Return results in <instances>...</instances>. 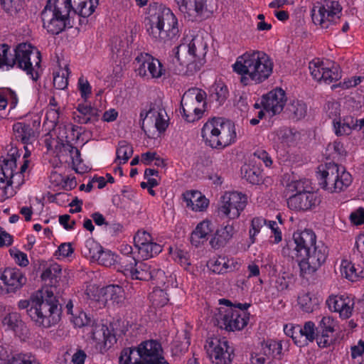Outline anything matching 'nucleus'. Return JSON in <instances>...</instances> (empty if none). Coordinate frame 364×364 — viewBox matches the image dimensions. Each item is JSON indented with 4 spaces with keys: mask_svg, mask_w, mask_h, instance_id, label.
I'll list each match as a JSON object with an SVG mask.
<instances>
[{
    "mask_svg": "<svg viewBox=\"0 0 364 364\" xmlns=\"http://www.w3.org/2000/svg\"><path fill=\"white\" fill-rule=\"evenodd\" d=\"M18 149L16 148H11L6 158H3L0 160V171L4 173V177H6L7 186H11L13 183V178L14 176V169L16 168V156L18 155Z\"/></svg>",
    "mask_w": 364,
    "mask_h": 364,
    "instance_id": "nucleus-23",
    "label": "nucleus"
},
{
    "mask_svg": "<svg viewBox=\"0 0 364 364\" xmlns=\"http://www.w3.org/2000/svg\"><path fill=\"white\" fill-rule=\"evenodd\" d=\"M144 24L149 35L160 43L172 39L178 33L175 15L170 9L156 3L149 5Z\"/></svg>",
    "mask_w": 364,
    "mask_h": 364,
    "instance_id": "nucleus-3",
    "label": "nucleus"
},
{
    "mask_svg": "<svg viewBox=\"0 0 364 364\" xmlns=\"http://www.w3.org/2000/svg\"><path fill=\"white\" fill-rule=\"evenodd\" d=\"M102 296L106 302L122 303L124 298V289L119 285H109L102 289Z\"/></svg>",
    "mask_w": 364,
    "mask_h": 364,
    "instance_id": "nucleus-29",
    "label": "nucleus"
},
{
    "mask_svg": "<svg viewBox=\"0 0 364 364\" xmlns=\"http://www.w3.org/2000/svg\"><path fill=\"white\" fill-rule=\"evenodd\" d=\"M84 253L87 257H90L94 260H97L99 263L105 266L111 265L110 261H105L103 259V256L110 257V254L105 252L102 250V247L94 241L87 242Z\"/></svg>",
    "mask_w": 364,
    "mask_h": 364,
    "instance_id": "nucleus-25",
    "label": "nucleus"
},
{
    "mask_svg": "<svg viewBox=\"0 0 364 364\" xmlns=\"http://www.w3.org/2000/svg\"><path fill=\"white\" fill-rule=\"evenodd\" d=\"M358 120L352 116H346L342 122H334V128L337 135L349 134L352 129L358 127Z\"/></svg>",
    "mask_w": 364,
    "mask_h": 364,
    "instance_id": "nucleus-32",
    "label": "nucleus"
},
{
    "mask_svg": "<svg viewBox=\"0 0 364 364\" xmlns=\"http://www.w3.org/2000/svg\"><path fill=\"white\" fill-rule=\"evenodd\" d=\"M317 303L316 298H313L309 293L302 294L298 297V304L300 308L307 313L312 312L317 305Z\"/></svg>",
    "mask_w": 364,
    "mask_h": 364,
    "instance_id": "nucleus-41",
    "label": "nucleus"
},
{
    "mask_svg": "<svg viewBox=\"0 0 364 364\" xmlns=\"http://www.w3.org/2000/svg\"><path fill=\"white\" fill-rule=\"evenodd\" d=\"M70 320L75 326L78 328L90 326L92 323L91 318L83 311H80L78 316H72Z\"/></svg>",
    "mask_w": 364,
    "mask_h": 364,
    "instance_id": "nucleus-54",
    "label": "nucleus"
},
{
    "mask_svg": "<svg viewBox=\"0 0 364 364\" xmlns=\"http://www.w3.org/2000/svg\"><path fill=\"white\" fill-rule=\"evenodd\" d=\"M262 350L264 355H272L274 358L278 356V359H281L282 344L281 341H276L273 340L267 341L262 344Z\"/></svg>",
    "mask_w": 364,
    "mask_h": 364,
    "instance_id": "nucleus-39",
    "label": "nucleus"
},
{
    "mask_svg": "<svg viewBox=\"0 0 364 364\" xmlns=\"http://www.w3.org/2000/svg\"><path fill=\"white\" fill-rule=\"evenodd\" d=\"M120 271L132 279L149 281L153 279L155 270L146 263L139 262L132 257H126L121 264Z\"/></svg>",
    "mask_w": 364,
    "mask_h": 364,
    "instance_id": "nucleus-14",
    "label": "nucleus"
},
{
    "mask_svg": "<svg viewBox=\"0 0 364 364\" xmlns=\"http://www.w3.org/2000/svg\"><path fill=\"white\" fill-rule=\"evenodd\" d=\"M90 333L93 340L100 341L102 339L105 345L107 342L112 344V341H116L115 336L110 333L107 326L105 325H92Z\"/></svg>",
    "mask_w": 364,
    "mask_h": 364,
    "instance_id": "nucleus-31",
    "label": "nucleus"
},
{
    "mask_svg": "<svg viewBox=\"0 0 364 364\" xmlns=\"http://www.w3.org/2000/svg\"><path fill=\"white\" fill-rule=\"evenodd\" d=\"M178 9L192 21H201L207 12V0H174Z\"/></svg>",
    "mask_w": 364,
    "mask_h": 364,
    "instance_id": "nucleus-18",
    "label": "nucleus"
},
{
    "mask_svg": "<svg viewBox=\"0 0 364 364\" xmlns=\"http://www.w3.org/2000/svg\"><path fill=\"white\" fill-rule=\"evenodd\" d=\"M287 190L296 193L312 191L311 182L306 178H292L287 185Z\"/></svg>",
    "mask_w": 364,
    "mask_h": 364,
    "instance_id": "nucleus-37",
    "label": "nucleus"
},
{
    "mask_svg": "<svg viewBox=\"0 0 364 364\" xmlns=\"http://www.w3.org/2000/svg\"><path fill=\"white\" fill-rule=\"evenodd\" d=\"M267 224V220L262 218H254L252 220L251 227L250 230V239L252 243L255 242V236L260 231V229Z\"/></svg>",
    "mask_w": 364,
    "mask_h": 364,
    "instance_id": "nucleus-53",
    "label": "nucleus"
},
{
    "mask_svg": "<svg viewBox=\"0 0 364 364\" xmlns=\"http://www.w3.org/2000/svg\"><path fill=\"white\" fill-rule=\"evenodd\" d=\"M309 68L310 70L311 74L312 77L318 80L322 81V68H325L323 67V62H320L318 60V62H311L309 63Z\"/></svg>",
    "mask_w": 364,
    "mask_h": 364,
    "instance_id": "nucleus-58",
    "label": "nucleus"
},
{
    "mask_svg": "<svg viewBox=\"0 0 364 364\" xmlns=\"http://www.w3.org/2000/svg\"><path fill=\"white\" fill-rule=\"evenodd\" d=\"M69 75V69L66 67L65 73L62 74L58 73L53 77V86L58 90H64L67 88L68 85V76Z\"/></svg>",
    "mask_w": 364,
    "mask_h": 364,
    "instance_id": "nucleus-51",
    "label": "nucleus"
},
{
    "mask_svg": "<svg viewBox=\"0 0 364 364\" xmlns=\"http://www.w3.org/2000/svg\"><path fill=\"white\" fill-rule=\"evenodd\" d=\"M289 117L296 121L303 119L307 113L306 105L302 101H293L287 108Z\"/></svg>",
    "mask_w": 364,
    "mask_h": 364,
    "instance_id": "nucleus-35",
    "label": "nucleus"
},
{
    "mask_svg": "<svg viewBox=\"0 0 364 364\" xmlns=\"http://www.w3.org/2000/svg\"><path fill=\"white\" fill-rule=\"evenodd\" d=\"M322 81L327 84L338 80L341 78L339 66L335 63H332L331 67L322 68Z\"/></svg>",
    "mask_w": 364,
    "mask_h": 364,
    "instance_id": "nucleus-38",
    "label": "nucleus"
},
{
    "mask_svg": "<svg viewBox=\"0 0 364 364\" xmlns=\"http://www.w3.org/2000/svg\"><path fill=\"white\" fill-rule=\"evenodd\" d=\"M302 328L305 336L304 340H306V346H307L309 342H313L316 338L315 324L312 321H307Z\"/></svg>",
    "mask_w": 364,
    "mask_h": 364,
    "instance_id": "nucleus-56",
    "label": "nucleus"
},
{
    "mask_svg": "<svg viewBox=\"0 0 364 364\" xmlns=\"http://www.w3.org/2000/svg\"><path fill=\"white\" fill-rule=\"evenodd\" d=\"M241 171L243 178L252 185H258L262 181V171L258 167L245 165Z\"/></svg>",
    "mask_w": 364,
    "mask_h": 364,
    "instance_id": "nucleus-36",
    "label": "nucleus"
},
{
    "mask_svg": "<svg viewBox=\"0 0 364 364\" xmlns=\"http://www.w3.org/2000/svg\"><path fill=\"white\" fill-rule=\"evenodd\" d=\"M219 304L225 306L216 309L213 318L215 326L227 331H240L247 325L249 316L245 311L250 307V304L234 305L226 299H220Z\"/></svg>",
    "mask_w": 364,
    "mask_h": 364,
    "instance_id": "nucleus-7",
    "label": "nucleus"
},
{
    "mask_svg": "<svg viewBox=\"0 0 364 364\" xmlns=\"http://www.w3.org/2000/svg\"><path fill=\"white\" fill-rule=\"evenodd\" d=\"M300 329H301L300 325H293L291 323H289V324H286L284 326V333L287 336L291 337L296 346H298L299 347H302V346H306V340H299V339H297L296 335H295L296 331H298L299 330L301 331Z\"/></svg>",
    "mask_w": 364,
    "mask_h": 364,
    "instance_id": "nucleus-46",
    "label": "nucleus"
},
{
    "mask_svg": "<svg viewBox=\"0 0 364 364\" xmlns=\"http://www.w3.org/2000/svg\"><path fill=\"white\" fill-rule=\"evenodd\" d=\"M205 349L208 356L215 364H230L234 356L233 347L225 338H208Z\"/></svg>",
    "mask_w": 364,
    "mask_h": 364,
    "instance_id": "nucleus-11",
    "label": "nucleus"
},
{
    "mask_svg": "<svg viewBox=\"0 0 364 364\" xmlns=\"http://www.w3.org/2000/svg\"><path fill=\"white\" fill-rule=\"evenodd\" d=\"M295 255L301 259L299 263L300 275H312L326 262L328 247L323 243L316 244V236L309 229L296 232L293 235Z\"/></svg>",
    "mask_w": 364,
    "mask_h": 364,
    "instance_id": "nucleus-2",
    "label": "nucleus"
},
{
    "mask_svg": "<svg viewBox=\"0 0 364 364\" xmlns=\"http://www.w3.org/2000/svg\"><path fill=\"white\" fill-rule=\"evenodd\" d=\"M193 95L191 92L186 91L181 101V110L184 119L188 122H193L197 117H193L192 110H196L197 104L195 103Z\"/></svg>",
    "mask_w": 364,
    "mask_h": 364,
    "instance_id": "nucleus-27",
    "label": "nucleus"
},
{
    "mask_svg": "<svg viewBox=\"0 0 364 364\" xmlns=\"http://www.w3.org/2000/svg\"><path fill=\"white\" fill-rule=\"evenodd\" d=\"M0 4L6 13L13 15L17 12L16 1L14 0H0Z\"/></svg>",
    "mask_w": 364,
    "mask_h": 364,
    "instance_id": "nucleus-63",
    "label": "nucleus"
},
{
    "mask_svg": "<svg viewBox=\"0 0 364 364\" xmlns=\"http://www.w3.org/2000/svg\"><path fill=\"white\" fill-rule=\"evenodd\" d=\"M237 265V262L233 259H228L224 257H220L211 263L213 271L218 274L232 272L236 269Z\"/></svg>",
    "mask_w": 364,
    "mask_h": 364,
    "instance_id": "nucleus-34",
    "label": "nucleus"
},
{
    "mask_svg": "<svg viewBox=\"0 0 364 364\" xmlns=\"http://www.w3.org/2000/svg\"><path fill=\"white\" fill-rule=\"evenodd\" d=\"M64 0H47L41 13L43 27L51 35H58L73 27V16Z\"/></svg>",
    "mask_w": 364,
    "mask_h": 364,
    "instance_id": "nucleus-6",
    "label": "nucleus"
},
{
    "mask_svg": "<svg viewBox=\"0 0 364 364\" xmlns=\"http://www.w3.org/2000/svg\"><path fill=\"white\" fill-rule=\"evenodd\" d=\"M27 279L18 268L7 267L0 272V290L6 293L15 292L26 284Z\"/></svg>",
    "mask_w": 364,
    "mask_h": 364,
    "instance_id": "nucleus-16",
    "label": "nucleus"
},
{
    "mask_svg": "<svg viewBox=\"0 0 364 364\" xmlns=\"http://www.w3.org/2000/svg\"><path fill=\"white\" fill-rule=\"evenodd\" d=\"M99 0H84L77 3V6L72 11V15L78 14L83 20H80V23H87L86 18L93 14L98 5Z\"/></svg>",
    "mask_w": 364,
    "mask_h": 364,
    "instance_id": "nucleus-28",
    "label": "nucleus"
},
{
    "mask_svg": "<svg viewBox=\"0 0 364 364\" xmlns=\"http://www.w3.org/2000/svg\"><path fill=\"white\" fill-rule=\"evenodd\" d=\"M324 111L326 115L333 119V123L336 121L337 117L340 114V105L337 102H328L324 105Z\"/></svg>",
    "mask_w": 364,
    "mask_h": 364,
    "instance_id": "nucleus-52",
    "label": "nucleus"
},
{
    "mask_svg": "<svg viewBox=\"0 0 364 364\" xmlns=\"http://www.w3.org/2000/svg\"><path fill=\"white\" fill-rule=\"evenodd\" d=\"M152 240L151 235L146 231H138L134 237V246L138 249Z\"/></svg>",
    "mask_w": 364,
    "mask_h": 364,
    "instance_id": "nucleus-55",
    "label": "nucleus"
},
{
    "mask_svg": "<svg viewBox=\"0 0 364 364\" xmlns=\"http://www.w3.org/2000/svg\"><path fill=\"white\" fill-rule=\"evenodd\" d=\"M326 303L330 310L338 312L344 319L348 318L352 314L354 301L348 296H330Z\"/></svg>",
    "mask_w": 364,
    "mask_h": 364,
    "instance_id": "nucleus-21",
    "label": "nucleus"
},
{
    "mask_svg": "<svg viewBox=\"0 0 364 364\" xmlns=\"http://www.w3.org/2000/svg\"><path fill=\"white\" fill-rule=\"evenodd\" d=\"M201 135L207 145L223 149L235 141V124L222 117H213L203 125Z\"/></svg>",
    "mask_w": 364,
    "mask_h": 364,
    "instance_id": "nucleus-8",
    "label": "nucleus"
},
{
    "mask_svg": "<svg viewBox=\"0 0 364 364\" xmlns=\"http://www.w3.org/2000/svg\"><path fill=\"white\" fill-rule=\"evenodd\" d=\"M161 344L156 340L142 341L136 348L124 349L119 364H146L164 360Z\"/></svg>",
    "mask_w": 364,
    "mask_h": 364,
    "instance_id": "nucleus-9",
    "label": "nucleus"
},
{
    "mask_svg": "<svg viewBox=\"0 0 364 364\" xmlns=\"http://www.w3.org/2000/svg\"><path fill=\"white\" fill-rule=\"evenodd\" d=\"M331 335L326 333H318L316 334V338L318 346L320 348H325L329 346L333 343V338H330Z\"/></svg>",
    "mask_w": 364,
    "mask_h": 364,
    "instance_id": "nucleus-61",
    "label": "nucleus"
},
{
    "mask_svg": "<svg viewBox=\"0 0 364 364\" xmlns=\"http://www.w3.org/2000/svg\"><path fill=\"white\" fill-rule=\"evenodd\" d=\"M228 96V91L227 87L225 85H217L214 87L213 93L210 95V97L218 102L219 105L224 103Z\"/></svg>",
    "mask_w": 364,
    "mask_h": 364,
    "instance_id": "nucleus-50",
    "label": "nucleus"
},
{
    "mask_svg": "<svg viewBox=\"0 0 364 364\" xmlns=\"http://www.w3.org/2000/svg\"><path fill=\"white\" fill-rule=\"evenodd\" d=\"M222 205L218 208L219 213L235 219L240 216L247 203V198L245 194L238 192L225 193L221 197Z\"/></svg>",
    "mask_w": 364,
    "mask_h": 364,
    "instance_id": "nucleus-12",
    "label": "nucleus"
},
{
    "mask_svg": "<svg viewBox=\"0 0 364 364\" xmlns=\"http://www.w3.org/2000/svg\"><path fill=\"white\" fill-rule=\"evenodd\" d=\"M212 223L209 220H203L198 223L191 233V243L198 247L208 240V235L213 231Z\"/></svg>",
    "mask_w": 364,
    "mask_h": 364,
    "instance_id": "nucleus-26",
    "label": "nucleus"
},
{
    "mask_svg": "<svg viewBox=\"0 0 364 364\" xmlns=\"http://www.w3.org/2000/svg\"><path fill=\"white\" fill-rule=\"evenodd\" d=\"M285 102V92L281 88H277L264 95L261 103L267 112H271L272 115H275L283 110Z\"/></svg>",
    "mask_w": 364,
    "mask_h": 364,
    "instance_id": "nucleus-19",
    "label": "nucleus"
},
{
    "mask_svg": "<svg viewBox=\"0 0 364 364\" xmlns=\"http://www.w3.org/2000/svg\"><path fill=\"white\" fill-rule=\"evenodd\" d=\"M147 70L153 78H159L164 74L165 70L163 69L160 61L151 56L149 63L147 64Z\"/></svg>",
    "mask_w": 364,
    "mask_h": 364,
    "instance_id": "nucleus-47",
    "label": "nucleus"
},
{
    "mask_svg": "<svg viewBox=\"0 0 364 364\" xmlns=\"http://www.w3.org/2000/svg\"><path fill=\"white\" fill-rule=\"evenodd\" d=\"M10 46L6 43L0 44V68L6 67L9 70L16 65L18 68L26 71L27 75H31L33 80H37L38 75L34 72L33 63L31 61V55H35L36 61V66H39L41 58L39 51L33 52V48L30 43H19L14 49V56L9 57Z\"/></svg>",
    "mask_w": 364,
    "mask_h": 364,
    "instance_id": "nucleus-5",
    "label": "nucleus"
},
{
    "mask_svg": "<svg viewBox=\"0 0 364 364\" xmlns=\"http://www.w3.org/2000/svg\"><path fill=\"white\" fill-rule=\"evenodd\" d=\"M64 151H68L70 156L72 163L74 166H77L82 162L80 151L75 146H73L70 141H67L62 144Z\"/></svg>",
    "mask_w": 364,
    "mask_h": 364,
    "instance_id": "nucleus-49",
    "label": "nucleus"
},
{
    "mask_svg": "<svg viewBox=\"0 0 364 364\" xmlns=\"http://www.w3.org/2000/svg\"><path fill=\"white\" fill-rule=\"evenodd\" d=\"M54 288H41L32 294L28 300H21L18 306L26 309L31 320L38 327L50 328L57 324L61 318L59 291Z\"/></svg>",
    "mask_w": 364,
    "mask_h": 364,
    "instance_id": "nucleus-1",
    "label": "nucleus"
},
{
    "mask_svg": "<svg viewBox=\"0 0 364 364\" xmlns=\"http://www.w3.org/2000/svg\"><path fill=\"white\" fill-rule=\"evenodd\" d=\"M321 203L318 193L315 191H304L291 196L287 200L288 207L296 211H308L314 209Z\"/></svg>",
    "mask_w": 364,
    "mask_h": 364,
    "instance_id": "nucleus-15",
    "label": "nucleus"
},
{
    "mask_svg": "<svg viewBox=\"0 0 364 364\" xmlns=\"http://www.w3.org/2000/svg\"><path fill=\"white\" fill-rule=\"evenodd\" d=\"M149 300L155 307H163L167 304L169 299L167 293L161 289H155L149 294Z\"/></svg>",
    "mask_w": 364,
    "mask_h": 364,
    "instance_id": "nucleus-40",
    "label": "nucleus"
},
{
    "mask_svg": "<svg viewBox=\"0 0 364 364\" xmlns=\"http://www.w3.org/2000/svg\"><path fill=\"white\" fill-rule=\"evenodd\" d=\"M169 253L175 261L178 262L181 265L187 267L191 264L188 252L178 248L169 247Z\"/></svg>",
    "mask_w": 364,
    "mask_h": 364,
    "instance_id": "nucleus-48",
    "label": "nucleus"
},
{
    "mask_svg": "<svg viewBox=\"0 0 364 364\" xmlns=\"http://www.w3.org/2000/svg\"><path fill=\"white\" fill-rule=\"evenodd\" d=\"M187 91L191 92V95H193L195 103L197 105L202 102L206 97L205 92L200 89L193 87L188 89Z\"/></svg>",
    "mask_w": 364,
    "mask_h": 364,
    "instance_id": "nucleus-64",
    "label": "nucleus"
},
{
    "mask_svg": "<svg viewBox=\"0 0 364 364\" xmlns=\"http://www.w3.org/2000/svg\"><path fill=\"white\" fill-rule=\"evenodd\" d=\"M336 322L331 316H323L320 321L316 331L318 333L332 334L335 331Z\"/></svg>",
    "mask_w": 364,
    "mask_h": 364,
    "instance_id": "nucleus-44",
    "label": "nucleus"
},
{
    "mask_svg": "<svg viewBox=\"0 0 364 364\" xmlns=\"http://www.w3.org/2000/svg\"><path fill=\"white\" fill-rule=\"evenodd\" d=\"M2 324L6 326L9 330L13 331L16 333L22 331L25 327V323L21 320L20 314L16 312L9 313L6 315L2 320Z\"/></svg>",
    "mask_w": 364,
    "mask_h": 364,
    "instance_id": "nucleus-33",
    "label": "nucleus"
},
{
    "mask_svg": "<svg viewBox=\"0 0 364 364\" xmlns=\"http://www.w3.org/2000/svg\"><path fill=\"white\" fill-rule=\"evenodd\" d=\"M341 274L345 275V277L350 281H355L359 277L357 272V269L354 264L347 260H343L341 264Z\"/></svg>",
    "mask_w": 364,
    "mask_h": 364,
    "instance_id": "nucleus-45",
    "label": "nucleus"
},
{
    "mask_svg": "<svg viewBox=\"0 0 364 364\" xmlns=\"http://www.w3.org/2000/svg\"><path fill=\"white\" fill-rule=\"evenodd\" d=\"M184 41L187 42L193 58L197 61V63L189 64L188 70L189 69V73H196L205 62L208 44L203 37L200 35L193 36L191 40L186 38Z\"/></svg>",
    "mask_w": 364,
    "mask_h": 364,
    "instance_id": "nucleus-17",
    "label": "nucleus"
},
{
    "mask_svg": "<svg viewBox=\"0 0 364 364\" xmlns=\"http://www.w3.org/2000/svg\"><path fill=\"white\" fill-rule=\"evenodd\" d=\"M61 267L57 263L51 264L49 267L46 268L43 273L41 274L42 280L47 282L49 281L48 286L44 288H54L55 287L58 291H59L60 296L58 298L60 306L62 307L63 304L65 303V299L63 297L64 294L65 288L61 287L58 279L61 274ZM63 285V287H64Z\"/></svg>",
    "mask_w": 364,
    "mask_h": 364,
    "instance_id": "nucleus-20",
    "label": "nucleus"
},
{
    "mask_svg": "<svg viewBox=\"0 0 364 364\" xmlns=\"http://www.w3.org/2000/svg\"><path fill=\"white\" fill-rule=\"evenodd\" d=\"M150 60H151V55L148 53H141L136 58L135 70L138 75L141 77L148 75L147 64L149 63Z\"/></svg>",
    "mask_w": 364,
    "mask_h": 364,
    "instance_id": "nucleus-42",
    "label": "nucleus"
},
{
    "mask_svg": "<svg viewBox=\"0 0 364 364\" xmlns=\"http://www.w3.org/2000/svg\"><path fill=\"white\" fill-rule=\"evenodd\" d=\"M149 114H152L156 117L155 127L159 132H164L168 127V116L166 112L163 107L161 100H156L154 102H151L149 105V109L146 113L145 117H147Z\"/></svg>",
    "mask_w": 364,
    "mask_h": 364,
    "instance_id": "nucleus-22",
    "label": "nucleus"
},
{
    "mask_svg": "<svg viewBox=\"0 0 364 364\" xmlns=\"http://www.w3.org/2000/svg\"><path fill=\"white\" fill-rule=\"evenodd\" d=\"M10 255L15 259L16 263L21 267H26L28 264L27 255L17 249L10 250Z\"/></svg>",
    "mask_w": 364,
    "mask_h": 364,
    "instance_id": "nucleus-57",
    "label": "nucleus"
},
{
    "mask_svg": "<svg viewBox=\"0 0 364 364\" xmlns=\"http://www.w3.org/2000/svg\"><path fill=\"white\" fill-rule=\"evenodd\" d=\"M318 178L321 188L331 193L343 191L352 182L351 175L343 167L341 170L337 164L331 163L319 171Z\"/></svg>",
    "mask_w": 364,
    "mask_h": 364,
    "instance_id": "nucleus-10",
    "label": "nucleus"
},
{
    "mask_svg": "<svg viewBox=\"0 0 364 364\" xmlns=\"http://www.w3.org/2000/svg\"><path fill=\"white\" fill-rule=\"evenodd\" d=\"M78 87L82 98L86 100L89 95L91 94L92 90L89 82L87 80H85L83 77H80L78 80Z\"/></svg>",
    "mask_w": 364,
    "mask_h": 364,
    "instance_id": "nucleus-59",
    "label": "nucleus"
},
{
    "mask_svg": "<svg viewBox=\"0 0 364 364\" xmlns=\"http://www.w3.org/2000/svg\"><path fill=\"white\" fill-rule=\"evenodd\" d=\"M132 146L126 141H120L117 149V159L122 160L125 164L133 154Z\"/></svg>",
    "mask_w": 364,
    "mask_h": 364,
    "instance_id": "nucleus-43",
    "label": "nucleus"
},
{
    "mask_svg": "<svg viewBox=\"0 0 364 364\" xmlns=\"http://www.w3.org/2000/svg\"><path fill=\"white\" fill-rule=\"evenodd\" d=\"M351 223L355 225L364 224V208H359L350 215Z\"/></svg>",
    "mask_w": 364,
    "mask_h": 364,
    "instance_id": "nucleus-60",
    "label": "nucleus"
},
{
    "mask_svg": "<svg viewBox=\"0 0 364 364\" xmlns=\"http://www.w3.org/2000/svg\"><path fill=\"white\" fill-rule=\"evenodd\" d=\"M239 75H247L255 83H261L272 73L273 63L269 56L262 51L246 52L237 58L232 65Z\"/></svg>",
    "mask_w": 364,
    "mask_h": 364,
    "instance_id": "nucleus-4",
    "label": "nucleus"
},
{
    "mask_svg": "<svg viewBox=\"0 0 364 364\" xmlns=\"http://www.w3.org/2000/svg\"><path fill=\"white\" fill-rule=\"evenodd\" d=\"M234 228L231 225L221 226L217 229L213 237L210 240V245L214 249H219L224 247L232 237Z\"/></svg>",
    "mask_w": 364,
    "mask_h": 364,
    "instance_id": "nucleus-24",
    "label": "nucleus"
},
{
    "mask_svg": "<svg viewBox=\"0 0 364 364\" xmlns=\"http://www.w3.org/2000/svg\"><path fill=\"white\" fill-rule=\"evenodd\" d=\"M13 131L16 139L21 140L23 144H28L34 137V131L30 124L23 122H16L13 125Z\"/></svg>",
    "mask_w": 364,
    "mask_h": 364,
    "instance_id": "nucleus-30",
    "label": "nucleus"
},
{
    "mask_svg": "<svg viewBox=\"0 0 364 364\" xmlns=\"http://www.w3.org/2000/svg\"><path fill=\"white\" fill-rule=\"evenodd\" d=\"M327 151H333L338 156H345L346 150L341 141H335L333 143L328 144L327 146Z\"/></svg>",
    "mask_w": 364,
    "mask_h": 364,
    "instance_id": "nucleus-62",
    "label": "nucleus"
},
{
    "mask_svg": "<svg viewBox=\"0 0 364 364\" xmlns=\"http://www.w3.org/2000/svg\"><path fill=\"white\" fill-rule=\"evenodd\" d=\"M174 57L172 59V67L173 72L177 75L191 76L195 73H189L188 68L191 63H197L191 53L190 48L187 42L181 43L179 46L175 47L173 50Z\"/></svg>",
    "mask_w": 364,
    "mask_h": 364,
    "instance_id": "nucleus-13",
    "label": "nucleus"
}]
</instances>
